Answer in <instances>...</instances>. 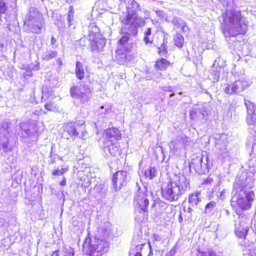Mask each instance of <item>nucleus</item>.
<instances>
[{
    "mask_svg": "<svg viewBox=\"0 0 256 256\" xmlns=\"http://www.w3.org/2000/svg\"><path fill=\"white\" fill-rule=\"evenodd\" d=\"M37 132L36 126L34 124L22 122L20 124L18 135L20 137L26 138L34 135Z\"/></svg>",
    "mask_w": 256,
    "mask_h": 256,
    "instance_id": "15",
    "label": "nucleus"
},
{
    "mask_svg": "<svg viewBox=\"0 0 256 256\" xmlns=\"http://www.w3.org/2000/svg\"><path fill=\"white\" fill-rule=\"evenodd\" d=\"M180 28L182 29V31L184 32H186L188 31V26L185 23H184V24H183V26Z\"/></svg>",
    "mask_w": 256,
    "mask_h": 256,
    "instance_id": "55",
    "label": "nucleus"
},
{
    "mask_svg": "<svg viewBox=\"0 0 256 256\" xmlns=\"http://www.w3.org/2000/svg\"><path fill=\"white\" fill-rule=\"evenodd\" d=\"M7 10L6 4L4 0H0V14H3Z\"/></svg>",
    "mask_w": 256,
    "mask_h": 256,
    "instance_id": "46",
    "label": "nucleus"
},
{
    "mask_svg": "<svg viewBox=\"0 0 256 256\" xmlns=\"http://www.w3.org/2000/svg\"><path fill=\"white\" fill-rule=\"evenodd\" d=\"M124 26L122 28V32L127 33L131 36H135L138 32V28L142 26L145 21L142 17H124L122 20Z\"/></svg>",
    "mask_w": 256,
    "mask_h": 256,
    "instance_id": "9",
    "label": "nucleus"
},
{
    "mask_svg": "<svg viewBox=\"0 0 256 256\" xmlns=\"http://www.w3.org/2000/svg\"><path fill=\"white\" fill-rule=\"evenodd\" d=\"M120 145L118 142L110 141L104 140L103 149L106 154L108 156H116L120 154Z\"/></svg>",
    "mask_w": 256,
    "mask_h": 256,
    "instance_id": "16",
    "label": "nucleus"
},
{
    "mask_svg": "<svg viewBox=\"0 0 256 256\" xmlns=\"http://www.w3.org/2000/svg\"><path fill=\"white\" fill-rule=\"evenodd\" d=\"M117 59L119 61L120 63L122 64L127 63L128 62V56L125 53H122L121 54L118 55L117 56Z\"/></svg>",
    "mask_w": 256,
    "mask_h": 256,
    "instance_id": "43",
    "label": "nucleus"
},
{
    "mask_svg": "<svg viewBox=\"0 0 256 256\" xmlns=\"http://www.w3.org/2000/svg\"><path fill=\"white\" fill-rule=\"evenodd\" d=\"M248 140L252 141V149L254 150L255 146H256V135H253L252 136L249 137Z\"/></svg>",
    "mask_w": 256,
    "mask_h": 256,
    "instance_id": "49",
    "label": "nucleus"
},
{
    "mask_svg": "<svg viewBox=\"0 0 256 256\" xmlns=\"http://www.w3.org/2000/svg\"><path fill=\"white\" fill-rule=\"evenodd\" d=\"M174 42L175 46L179 48H181L183 46L184 44V38L183 36L178 33L174 36Z\"/></svg>",
    "mask_w": 256,
    "mask_h": 256,
    "instance_id": "34",
    "label": "nucleus"
},
{
    "mask_svg": "<svg viewBox=\"0 0 256 256\" xmlns=\"http://www.w3.org/2000/svg\"><path fill=\"white\" fill-rule=\"evenodd\" d=\"M44 108L49 111H56L58 110V108L56 104L52 102H47L44 104Z\"/></svg>",
    "mask_w": 256,
    "mask_h": 256,
    "instance_id": "40",
    "label": "nucleus"
},
{
    "mask_svg": "<svg viewBox=\"0 0 256 256\" xmlns=\"http://www.w3.org/2000/svg\"><path fill=\"white\" fill-rule=\"evenodd\" d=\"M10 135H0V148L5 152L10 150L9 139Z\"/></svg>",
    "mask_w": 256,
    "mask_h": 256,
    "instance_id": "28",
    "label": "nucleus"
},
{
    "mask_svg": "<svg viewBox=\"0 0 256 256\" xmlns=\"http://www.w3.org/2000/svg\"><path fill=\"white\" fill-rule=\"evenodd\" d=\"M244 104L247 109L246 122L248 124L256 126V106L250 100H244Z\"/></svg>",
    "mask_w": 256,
    "mask_h": 256,
    "instance_id": "17",
    "label": "nucleus"
},
{
    "mask_svg": "<svg viewBox=\"0 0 256 256\" xmlns=\"http://www.w3.org/2000/svg\"><path fill=\"white\" fill-rule=\"evenodd\" d=\"M216 203L214 202H210L206 204L205 206V212L206 213L214 212L216 209Z\"/></svg>",
    "mask_w": 256,
    "mask_h": 256,
    "instance_id": "37",
    "label": "nucleus"
},
{
    "mask_svg": "<svg viewBox=\"0 0 256 256\" xmlns=\"http://www.w3.org/2000/svg\"><path fill=\"white\" fill-rule=\"evenodd\" d=\"M200 196V192L192 194L189 196L188 202L191 206H196L198 204L201 200Z\"/></svg>",
    "mask_w": 256,
    "mask_h": 256,
    "instance_id": "31",
    "label": "nucleus"
},
{
    "mask_svg": "<svg viewBox=\"0 0 256 256\" xmlns=\"http://www.w3.org/2000/svg\"><path fill=\"white\" fill-rule=\"evenodd\" d=\"M249 86L248 82L244 80L243 74L240 78L235 80L232 84H228L224 88V92L228 94H240L242 91L247 88Z\"/></svg>",
    "mask_w": 256,
    "mask_h": 256,
    "instance_id": "11",
    "label": "nucleus"
},
{
    "mask_svg": "<svg viewBox=\"0 0 256 256\" xmlns=\"http://www.w3.org/2000/svg\"><path fill=\"white\" fill-rule=\"evenodd\" d=\"M109 243L96 238H86L83 244V249H86L90 256H100L108 251Z\"/></svg>",
    "mask_w": 256,
    "mask_h": 256,
    "instance_id": "4",
    "label": "nucleus"
},
{
    "mask_svg": "<svg viewBox=\"0 0 256 256\" xmlns=\"http://www.w3.org/2000/svg\"><path fill=\"white\" fill-rule=\"evenodd\" d=\"M214 139L216 140V148L222 152H224L226 149V146L228 144L227 135L224 134H216Z\"/></svg>",
    "mask_w": 256,
    "mask_h": 256,
    "instance_id": "21",
    "label": "nucleus"
},
{
    "mask_svg": "<svg viewBox=\"0 0 256 256\" xmlns=\"http://www.w3.org/2000/svg\"><path fill=\"white\" fill-rule=\"evenodd\" d=\"M188 142V138L187 136L180 134L170 142L169 147L170 150L174 151L186 146Z\"/></svg>",
    "mask_w": 256,
    "mask_h": 256,
    "instance_id": "18",
    "label": "nucleus"
},
{
    "mask_svg": "<svg viewBox=\"0 0 256 256\" xmlns=\"http://www.w3.org/2000/svg\"><path fill=\"white\" fill-rule=\"evenodd\" d=\"M68 170V168H61L60 170L57 169L52 171V174L53 176H60L63 174L64 173L66 172Z\"/></svg>",
    "mask_w": 256,
    "mask_h": 256,
    "instance_id": "44",
    "label": "nucleus"
},
{
    "mask_svg": "<svg viewBox=\"0 0 256 256\" xmlns=\"http://www.w3.org/2000/svg\"><path fill=\"white\" fill-rule=\"evenodd\" d=\"M128 172L124 171H119L113 174L112 181L116 191L126 186L128 180Z\"/></svg>",
    "mask_w": 256,
    "mask_h": 256,
    "instance_id": "13",
    "label": "nucleus"
},
{
    "mask_svg": "<svg viewBox=\"0 0 256 256\" xmlns=\"http://www.w3.org/2000/svg\"><path fill=\"white\" fill-rule=\"evenodd\" d=\"M168 40L167 38L164 36L163 38V42L161 45L158 47V54L161 56L164 57H168Z\"/></svg>",
    "mask_w": 256,
    "mask_h": 256,
    "instance_id": "27",
    "label": "nucleus"
},
{
    "mask_svg": "<svg viewBox=\"0 0 256 256\" xmlns=\"http://www.w3.org/2000/svg\"><path fill=\"white\" fill-rule=\"evenodd\" d=\"M204 256H216V254L213 251H208V252H204Z\"/></svg>",
    "mask_w": 256,
    "mask_h": 256,
    "instance_id": "53",
    "label": "nucleus"
},
{
    "mask_svg": "<svg viewBox=\"0 0 256 256\" xmlns=\"http://www.w3.org/2000/svg\"><path fill=\"white\" fill-rule=\"evenodd\" d=\"M32 70H38L40 69V64L38 62H36V64L34 65H33L31 68Z\"/></svg>",
    "mask_w": 256,
    "mask_h": 256,
    "instance_id": "54",
    "label": "nucleus"
},
{
    "mask_svg": "<svg viewBox=\"0 0 256 256\" xmlns=\"http://www.w3.org/2000/svg\"><path fill=\"white\" fill-rule=\"evenodd\" d=\"M56 63L60 66H62V62L60 58H58V59H57Z\"/></svg>",
    "mask_w": 256,
    "mask_h": 256,
    "instance_id": "59",
    "label": "nucleus"
},
{
    "mask_svg": "<svg viewBox=\"0 0 256 256\" xmlns=\"http://www.w3.org/2000/svg\"><path fill=\"white\" fill-rule=\"evenodd\" d=\"M233 216L236 236L240 238H245L249 230L250 218L247 215L239 214L238 212Z\"/></svg>",
    "mask_w": 256,
    "mask_h": 256,
    "instance_id": "8",
    "label": "nucleus"
},
{
    "mask_svg": "<svg viewBox=\"0 0 256 256\" xmlns=\"http://www.w3.org/2000/svg\"><path fill=\"white\" fill-rule=\"evenodd\" d=\"M75 72L76 76L79 80H82L84 76V72L83 64L79 61L76 64Z\"/></svg>",
    "mask_w": 256,
    "mask_h": 256,
    "instance_id": "32",
    "label": "nucleus"
},
{
    "mask_svg": "<svg viewBox=\"0 0 256 256\" xmlns=\"http://www.w3.org/2000/svg\"><path fill=\"white\" fill-rule=\"evenodd\" d=\"M224 22L228 29L231 36L244 34L247 30V22L240 11L226 10L223 16Z\"/></svg>",
    "mask_w": 256,
    "mask_h": 256,
    "instance_id": "1",
    "label": "nucleus"
},
{
    "mask_svg": "<svg viewBox=\"0 0 256 256\" xmlns=\"http://www.w3.org/2000/svg\"><path fill=\"white\" fill-rule=\"evenodd\" d=\"M152 34V28H146L144 32V40L146 44H152V40L150 37Z\"/></svg>",
    "mask_w": 256,
    "mask_h": 256,
    "instance_id": "35",
    "label": "nucleus"
},
{
    "mask_svg": "<svg viewBox=\"0 0 256 256\" xmlns=\"http://www.w3.org/2000/svg\"><path fill=\"white\" fill-rule=\"evenodd\" d=\"M198 112H194V111H192L191 112H190V116L191 117H193L194 115V114H196V113Z\"/></svg>",
    "mask_w": 256,
    "mask_h": 256,
    "instance_id": "63",
    "label": "nucleus"
},
{
    "mask_svg": "<svg viewBox=\"0 0 256 256\" xmlns=\"http://www.w3.org/2000/svg\"><path fill=\"white\" fill-rule=\"evenodd\" d=\"M52 256H58V250L54 252Z\"/></svg>",
    "mask_w": 256,
    "mask_h": 256,
    "instance_id": "62",
    "label": "nucleus"
},
{
    "mask_svg": "<svg viewBox=\"0 0 256 256\" xmlns=\"http://www.w3.org/2000/svg\"><path fill=\"white\" fill-rule=\"evenodd\" d=\"M167 206L168 204L166 202L158 199L154 200L151 206L150 210L152 211L156 212L157 216H158L162 213Z\"/></svg>",
    "mask_w": 256,
    "mask_h": 256,
    "instance_id": "24",
    "label": "nucleus"
},
{
    "mask_svg": "<svg viewBox=\"0 0 256 256\" xmlns=\"http://www.w3.org/2000/svg\"><path fill=\"white\" fill-rule=\"evenodd\" d=\"M228 192L226 189H223L220 192V196H218L220 198L223 200L225 198L226 196L228 194Z\"/></svg>",
    "mask_w": 256,
    "mask_h": 256,
    "instance_id": "51",
    "label": "nucleus"
},
{
    "mask_svg": "<svg viewBox=\"0 0 256 256\" xmlns=\"http://www.w3.org/2000/svg\"><path fill=\"white\" fill-rule=\"evenodd\" d=\"M24 70H26V72L24 73V76H25V75H26L29 76H32V69L31 67H26V68H24Z\"/></svg>",
    "mask_w": 256,
    "mask_h": 256,
    "instance_id": "52",
    "label": "nucleus"
},
{
    "mask_svg": "<svg viewBox=\"0 0 256 256\" xmlns=\"http://www.w3.org/2000/svg\"><path fill=\"white\" fill-rule=\"evenodd\" d=\"M136 246L134 248L130 250V254H134V256H144L148 254V256H152L150 243L149 242L148 244H134Z\"/></svg>",
    "mask_w": 256,
    "mask_h": 256,
    "instance_id": "14",
    "label": "nucleus"
},
{
    "mask_svg": "<svg viewBox=\"0 0 256 256\" xmlns=\"http://www.w3.org/2000/svg\"><path fill=\"white\" fill-rule=\"evenodd\" d=\"M58 54L57 50L48 48L46 50L42 52L41 58L44 60L49 61L57 56Z\"/></svg>",
    "mask_w": 256,
    "mask_h": 256,
    "instance_id": "26",
    "label": "nucleus"
},
{
    "mask_svg": "<svg viewBox=\"0 0 256 256\" xmlns=\"http://www.w3.org/2000/svg\"><path fill=\"white\" fill-rule=\"evenodd\" d=\"M170 64V62L167 60L162 58L158 60L154 64V67L159 70H164L166 69L168 66Z\"/></svg>",
    "mask_w": 256,
    "mask_h": 256,
    "instance_id": "29",
    "label": "nucleus"
},
{
    "mask_svg": "<svg viewBox=\"0 0 256 256\" xmlns=\"http://www.w3.org/2000/svg\"><path fill=\"white\" fill-rule=\"evenodd\" d=\"M121 38L118 41V48L121 49L124 46V45L126 44L130 39V36L127 33H124L122 32V30H121Z\"/></svg>",
    "mask_w": 256,
    "mask_h": 256,
    "instance_id": "33",
    "label": "nucleus"
},
{
    "mask_svg": "<svg viewBox=\"0 0 256 256\" xmlns=\"http://www.w3.org/2000/svg\"><path fill=\"white\" fill-rule=\"evenodd\" d=\"M234 196L231 198V205L234 206L237 205L242 209L248 210L250 208L252 202L254 200V192L252 190H243L238 187V184H234L232 192Z\"/></svg>",
    "mask_w": 256,
    "mask_h": 256,
    "instance_id": "3",
    "label": "nucleus"
},
{
    "mask_svg": "<svg viewBox=\"0 0 256 256\" xmlns=\"http://www.w3.org/2000/svg\"><path fill=\"white\" fill-rule=\"evenodd\" d=\"M104 186L100 184L96 185L94 187V190L100 194V196H102L104 194Z\"/></svg>",
    "mask_w": 256,
    "mask_h": 256,
    "instance_id": "45",
    "label": "nucleus"
},
{
    "mask_svg": "<svg viewBox=\"0 0 256 256\" xmlns=\"http://www.w3.org/2000/svg\"><path fill=\"white\" fill-rule=\"evenodd\" d=\"M44 24L42 14L34 8H30L26 16L24 26L32 33L40 34Z\"/></svg>",
    "mask_w": 256,
    "mask_h": 256,
    "instance_id": "5",
    "label": "nucleus"
},
{
    "mask_svg": "<svg viewBox=\"0 0 256 256\" xmlns=\"http://www.w3.org/2000/svg\"><path fill=\"white\" fill-rule=\"evenodd\" d=\"M56 42V40L54 36H52L51 38V44L52 45V48H54L55 46Z\"/></svg>",
    "mask_w": 256,
    "mask_h": 256,
    "instance_id": "56",
    "label": "nucleus"
},
{
    "mask_svg": "<svg viewBox=\"0 0 256 256\" xmlns=\"http://www.w3.org/2000/svg\"><path fill=\"white\" fill-rule=\"evenodd\" d=\"M66 131L71 136H78L80 132L81 136L79 137L82 139H86L87 132L86 130L84 121L79 120L74 122H70L66 124Z\"/></svg>",
    "mask_w": 256,
    "mask_h": 256,
    "instance_id": "10",
    "label": "nucleus"
},
{
    "mask_svg": "<svg viewBox=\"0 0 256 256\" xmlns=\"http://www.w3.org/2000/svg\"><path fill=\"white\" fill-rule=\"evenodd\" d=\"M192 206H190L188 208H186L185 206L184 207V210L186 214V216L188 217V219L192 220V212H194V209L192 208Z\"/></svg>",
    "mask_w": 256,
    "mask_h": 256,
    "instance_id": "42",
    "label": "nucleus"
},
{
    "mask_svg": "<svg viewBox=\"0 0 256 256\" xmlns=\"http://www.w3.org/2000/svg\"><path fill=\"white\" fill-rule=\"evenodd\" d=\"M112 112V110L108 105L102 106L98 110V114L102 115L103 114H106L110 113Z\"/></svg>",
    "mask_w": 256,
    "mask_h": 256,
    "instance_id": "39",
    "label": "nucleus"
},
{
    "mask_svg": "<svg viewBox=\"0 0 256 256\" xmlns=\"http://www.w3.org/2000/svg\"><path fill=\"white\" fill-rule=\"evenodd\" d=\"M190 188V182L184 176H179L178 180L170 182L162 187V197L170 202L178 200L179 198Z\"/></svg>",
    "mask_w": 256,
    "mask_h": 256,
    "instance_id": "2",
    "label": "nucleus"
},
{
    "mask_svg": "<svg viewBox=\"0 0 256 256\" xmlns=\"http://www.w3.org/2000/svg\"><path fill=\"white\" fill-rule=\"evenodd\" d=\"M127 14L125 17H140L137 12L139 10V5L134 0H128L127 6Z\"/></svg>",
    "mask_w": 256,
    "mask_h": 256,
    "instance_id": "23",
    "label": "nucleus"
},
{
    "mask_svg": "<svg viewBox=\"0 0 256 256\" xmlns=\"http://www.w3.org/2000/svg\"><path fill=\"white\" fill-rule=\"evenodd\" d=\"M74 10L72 6H70L68 14V21L69 23V26H70L73 24L72 22L74 21Z\"/></svg>",
    "mask_w": 256,
    "mask_h": 256,
    "instance_id": "38",
    "label": "nucleus"
},
{
    "mask_svg": "<svg viewBox=\"0 0 256 256\" xmlns=\"http://www.w3.org/2000/svg\"><path fill=\"white\" fill-rule=\"evenodd\" d=\"M12 124L4 121L0 126V135H10Z\"/></svg>",
    "mask_w": 256,
    "mask_h": 256,
    "instance_id": "30",
    "label": "nucleus"
},
{
    "mask_svg": "<svg viewBox=\"0 0 256 256\" xmlns=\"http://www.w3.org/2000/svg\"><path fill=\"white\" fill-rule=\"evenodd\" d=\"M74 250L71 247L64 248V256H74Z\"/></svg>",
    "mask_w": 256,
    "mask_h": 256,
    "instance_id": "48",
    "label": "nucleus"
},
{
    "mask_svg": "<svg viewBox=\"0 0 256 256\" xmlns=\"http://www.w3.org/2000/svg\"><path fill=\"white\" fill-rule=\"evenodd\" d=\"M220 60V59L219 58L215 60L210 70V74L208 76V78L212 82H218L220 77L222 66H220L219 64Z\"/></svg>",
    "mask_w": 256,
    "mask_h": 256,
    "instance_id": "19",
    "label": "nucleus"
},
{
    "mask_svg": "<svg viewBox=\"0 0 256 256\" xmlns=\"http://www.w3.org/2000/svg\"><path fill=\"white\" fill-rule=\"evenodd\" d=\"M81 86L84 91L78 86H74L70 88V93L73 98L78 100L81 104L87 105L92 94L91 86L83 82Z\"/></svg>",
    "mask_w": 256,
    "mask_h": 256,
    "instance_id": "7",
    "label": "nucleus"
},
{
    "mask_svg": "<svg viewBox=\"0 0 256 256\" xmlns=\"http://www.w3.org/2000/svg\"><path fill=\"white\" fill-rule=\"evenodd\" d=\"M212 166V163L210 162L208 156L200 154L193 156L190 162L189 168L191 172L193 170L195 172L202 174L208 172Z\"/></svg>",
    "mask_w": 256,
    "mask_h": 256,
    "instance_id": "6",
    "label": "nucleus"
},
{
    "mask_svg": "<svg viewBox=\"0 0 256 256\" xmlns=\"http://www.w3.org/2000/svg\"><path fill=\"white\" fill-rule=\"evenodd\" d=\"M224 212L227 216H230V212L227 209H224Z\"/></svg>",
    "mask_w": 256,
    "mask_h": 256,
    "instance_id": "61",
    "label": "nucleus"
},
{
    "mask_svg": "<svg viewBox=\"0 0 256 256\" xmlns=\"http://www.w3.org/2000/svg\"><path fill=\"white\" fill-rule=\"evenodd\" d=\"M106 138L104 140L118 142L122 138L120 130L116 128H110L106 130Z\"/></svg>",
    "mask_w": 256,
    "mask_h": 256,
    "instance_id": "22",
    "label": "nucleus"
},
{
    "mask_svg": "<svg viewBox=\"0 0 256 256\" xmlns=\"http://www.w3.org/2000/svg\"><path fill=\"white\" fill-rule=\"evenodd\" d=\"M232 74H233L234 76V78H235L236 80V79H239V75L238 74H234V72H232Z\"/></svg>",
    "mask_w": 256,
    "mask_h": 256,
    "instance_id": "64",
    "label": "nucleus"
},
{
    "mask_svg": "<svg viewBox=\"0 0 256 256\" xmlns=\"http://www.w3.org/2000/svg\"><path fill=\"white\" fill-rule=\"evenodd\" d=\"M163 90L164 91L172 92H173V88L172 87H170L169 86H164L163 88Z\"/></svg>",
    "mask_w": 256,
    "mask_h": 256,
    "instance_id": "57",
    "label": "nucleus"
},
{
    "mask_svg": "<svg viewBox=\"0 0 256 256\" xmlns=\"http://www.w3.org/2000/svg\"><path fill=\"white\" fill-rule=\"evenodd\" d=\"M90 50L93 52H98L102 50L106 45V40L102 37L91 39H88Z\"/></svg>",
    "mask_w": 256,
    "mask_h": 256,
    "instance_id": "20",
    "label": "nucleus"
},
{
    "mask_svg": "<svg viewBox=\"0 0 256 256\" xmlns=\"http://www.w3.org/2000/svg\"><path fill=\"white\" fill-rule=\"evenodd\" d=\"M244 252V254H247L248 256H256V248H250L248 250L246 249Z\"/></svg>",
    "mask_w": 256,
    "mask_h": 256,
    "instance_id": "47",
    "label": "nucleus"
},
{
    "mask_svg": "<svg viewBox=\"0 0 256 256\" xmlns=\"http://www.w3.org/2000/svg\"><path fill=\"white\" fill-rule=\"evenodd\" d=\"M172 23L174 24V26L177 28H180L184 24V22L182 19L179 18H174L172 20Z\"/></svg>",
    "mask_w": 256,
    "mask_h": 256,
    "instance_id": "41",
    "label": "nucleus"
},
{
    "mask_svg": "<svg viewBox=\"0 0 256 256\" xmlns=\"http://www.w3.org/2000/svg\"><path fill=\"white\" fill-rule=\"evenodd\" d=\"M88 39L93 40L94 38L102 37L99 28L94 24H91L88 27Z\"/></svg>",
    "mask_w": 256,
    "mask_h": 256,
    "instance_id": "25",
    "label": "nucleus"
},
{
    "mask_svg": "<svg viewBox=\"0 0 256 256\" xmlns=\"http://www.w3.org/2000/svg\"><path fill=\"white\" fill-rule=\"evenodd\" d=\"M154 238L155 240L160 241L161 240L160 237L158 235L154 234Z\"/></svg>",
    "mask_w": 256,
    "mask_h": 256,
    "instance_id": "58",
    "label": "nucleus"
},
{
    "mask_svg": "<svg viewBox=\"0 0 256 256\" xmlns=\"http://www.w3.org/2000/svg\"><path fill=\"white\" fill-rule=\"evenodd\" d=\"M66 184V180L65 178H64L63 180L60 182V185L65 186Z\"/></svg>",
    "mask_w": 256,
    "mask_h": 256,
    "instance_id": "60",
    "label": "nucleus"
},
{
    "mask_svg": "<svg viewBox=\"0 0 256 256\" xmlns=\"http://www.w3.org/2000/svg\"><path fill=\"white\" fill-rule=\"evenodd\" d=\"M156 170L154 167H150L147 170H146L144 175L146 178H149L150 180L153 179L156 176Z\"/></svg>",
    "mask_w": 256,
    "mask_h": 256,
    "instance_id": "36",
    "label": "nucleus"
},
{
    "mask_svg": "<svg viewBox=\"0 0 256 256\" xmlns=\"http://www.w3.org/2000/svg\"><path fill=\"white\" fill-rule=\"evenodd\" d=\"M138 187V190L134 198V202L136 206H138L140 211H142L144 212H148V207L149 204V200L148 196L146 194V188L144 190H142L138 182L136 184Z\"/></svg>",
    "mask_w": 256,
    "mask_h": 256,
    "instance_id": "12",
    "label": "nucleus"
},
{
    "mask_svg": "<svg viewBox=\"0 0 256 256\" xmlns=\"http://www.w3.org/2000/svg\"><path fill=\"white\" fill-rule=\"evenodd\" d=\"M142 232L140 230L138 232L137 234H134V242H136L135 243H136V242H138L140 239L142 238Z\"/></svg>",
    "mask_w": 256,
    "mask_h": 256,
    "instance_id": "50",
    "label": "nucleus"
}]
</instances>
